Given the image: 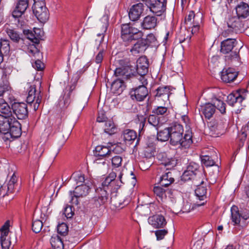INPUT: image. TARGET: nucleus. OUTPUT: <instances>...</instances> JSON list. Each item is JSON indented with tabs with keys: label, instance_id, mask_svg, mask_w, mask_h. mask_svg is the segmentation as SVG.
<instances>
[{
	"label": "nucleus",
	"instance_id": "8fccbe9b",
	"mask_svg": "<svg viewBox=\"0 0 249 249\" xmlns=\"http://www.w3.org/2000/svg\"><path fill=\"white\" fill-rule=\"evenodd\" d=\"M7 33L11 40L15 42H18L20 39L19 34L15 31L11 29H8Z\"/></svg>",
	"mask_w": 249,
	"mask_h": 249
},
{
	"label": "nucleus",
	"instance_id": "5701e85b",
	"mask_svg": "<svg viewBox=\"0 0 249 249\" xmlns=\"http://www.w3.org/2000/svg\"><path fill=\"white\" fill-rule=\"evenodd\" d=\"M156 97L161 98L164 101H168L170 91L169 88L167 86L160 87L156 90Z\"/></svg>",
	"mask_w": 249,
	"mask_h": 249
},
{
	"label": "nucleus",
	"instance_id": "a211bd4d",
	"mask_svg": "<svg viewBox=\"0 0 249 249\" xmlns=\"http://www.w3.org/2000/svg\"><path fill=\"white\" fill-rule=\"evenodd\" d=\"M143 10V4L142 3H139L134 5L130 8L129 12L130 19L132 21L138 20L142 13Z\"/></svg>",
	"mask_w": 249,
	"mask_h": 249
},
{
	"label": "nucleus",
	"instance_id": "f03ea898",
	"mask_svg": "<svg viewBox=\"0 0 249 249\" xmlns=\"http://www.w3.org/2000/svg\"><path fill=\"white\" fill-rule=\"evenodd\" d=\"M170 142L179 147H188L192 142V135L189 131L183 136V128L182 125L175 123L169 127Z\"/></svg>",
	"mask_w": 249,
	"mask_h": 249
},
{
	"label": "nucleus",
	"instance_id": "774afa93",
	"mask_svg": "<svg viewBox=\"0 0 249 249\" xmlns=\"http://www.w3.org/2000/svg\"><path fill=\"white\" fill-rule=\"evenodd\" d=\"M242 221L245 222V221L249 219V211L245 210L240 213Z\"/></svg>",
	"mask_w": 249,
	"mask_h": 249
},
{
	"label": "nucleus",
	"instance_id": "9d476101",
	"mask_svg": "<svg viewBox=\"0 0 249 249\" xmlns=\"http://www.w3.org/2000/svg\"><path fill=\"white\" fill-rule=\"evenodd\" d=\"M11 108L14 115L18 119H24L28 116V109L26 104L23 102H14Z\"/></svg>",
	"mask_w": 249,
	"mask_h": 249
},
{
	"label": "nucleus",
	"instance_id": "e433bc0d",
	"mask_svg": "<svg viewBox=\"0 0 249 249\" xmlns=\"http://www.w3.org/2000/svg\"><path fill=\"white\" fill-rule=\"evenodd\" d=\"M17 182V177L15 174H13L6 185L7 191L9 193H12L13 191Z\"/></svg>",
	"mask_w": 249,
	"mask_h": 249
},
{
	"label": "nucleus",
	"instance_id": "13d9d810",
	"mask_svg": "<svg viewBox=\"0 0 249 249\" xmlns=\"http://www.w3.org/2000/svg\"><path fill=\"white\" fill-rule=\"evenodd\" d=\"M249 134V122L248 123L247 125L244 127L242 130L241 134H240L239 137L242 139L245 140L248 134Z\"/></svg>",
	"mask_w": 249,
	"mask_h": 249
},
{
	"label": "nucleus",
	"instance_id": "6e6d98bb",
	"mask_svg": "<svg viewBox=\"0 0 249 249\" xmlns=\"http://www.w3.org/2000/svg\"><path fill=\"white\" fill-rule=\"evenodd\" d=\"M196 175L191 172V171L187 168V170L184 172L182 176V179L187 181L191 179Z\"/></svg>",
	"mask_w": 249,
	"mask_h": 249
},
{
	"label": "nucleus",
	"instance_id": "412c9836",
	"mask_svg": "<svg viewBox=\"0 0 249 249\" xmlns=\"http://www.w3.org/2000/svg\"><path fill=\"white\" fill-rule=\"evenodd\" d=\"M28 6V4L27 0H19L13 12V16L16 18L21 17L26 10Z\"/></svg>",
	"mask_w": 249,
	"mask_h": 249
},
{
	"label": "nucleus",
	"instance_id": "052dcab7",
	"mask_svg": "<svg viewBox=\"0 0 249 249\" xmlns=\"http://www.w3.org/2000/svg\"><path fill=\"white\" fill-rule=\"evenodd\" d=\"M236 94H230L227 96V102L230 105L233 106L237 103V97Z\"/></svg>",
	"mask_w": 249,
	"mask_h": 249
},
{
	"label": "nucleus",
	"instance_id": "f8f14e48",
	"mask_svg": "<svg viewBox=\"0 0 249 249\" xmlns=\"http://www.w3.org/2000/svg\"><path fill=\"white\" fill-rule=\"evenodd\" d=\"M141 78L144 80V81L142 82L143 85L134 89L130 93L132 99L134 97L136 100L138 101L143 100L148 95V90L145 86V85H146L147 82L146 80L144 79V78L143 77H141Z\"/></svg>",
	"mask_w": 249,
	"mask_h": 249
},
{
	"label": "nucleus",
	"instance_id": "72a5a7b5",
	"mask_svg": "<svg viewBox=\"0 0 249 249\" xmlns=\"http://www.w3.org/2000/svg\"><path fill=\"white\" fill-rule=\"evenodd\" d=\"M38 31L40 32V30L38 29H35L34 31L35 34H34L32 31L29 30H24L23 33L28 39L34 43H37L38 41V38H39V36L36 35Z\"/></svg>",
	"mask_w": 249,
	"mask_h": 249
},
{
	"label": "nucleus",
	"instance_id": "473e14b6",
	"mask_svg": "<svg viewBox=\"0 0 249 249\" xmlns=\"http://www.w3.org/2000/svg\"><path fill=\"white\" fill-rule=\"evenodd\" d=\"M170 138L169 127L159 131L157 133V139L160 142H165Z\"/></svg>",
	"mask_w": 249,
	"mask_h": 249
},
{
	"label": "nucleus",
	"instance_id": "e2e57ef3",
	"mask_svg": "<svg viewBox=\"0 0 249 249\" xmlns=\"http://www.w3.org/2000/svg\"><path fill=\"white\" fill-rule=\"evenodd\" d=\"M73 178L77 184L83 183L85 181L84 176L81 173L74 174Z\"/></svg>",
	"mask_w": 249,
	"mask_h": 249
},
{
	"label": "nucleus",
	"instance_id": "9b49d317",
	"mask_svg": "<svg viewBox=\"0 0 249 249\" xmlns=\"http://www.w3.org/2000/svg\"><path fill=\"white\" fill-rule=\"evenodd\" d=\"M166 0H149L150 11L157 16H161L166 10Z\"/></svg>",
	"mask_w": 249,
	"mask_h": 249
},
{
	"label": "nucleus",
	"instance_id": "603ef678",
	"mask_svg": "<svg viewBox=\"0 0 249 249\" xmlns=\"http://www.w3.org/2000/svg\"><path fill=\"white\" fill-rule=\"evenodd\" d=\"M122 158L120 156H115L111 159L112 165L114 168L119 167L121 165Z\"/></svg>",
	"mask_w": 249,
	"mask_h": 249
},
{
	"label": "nucleus",
	"instance_id": "2eb2a0df",
	"mask_svg": "<svg viewBox=\"0 0 249 249\" xmlns=\"http://www.w3.org/2000/svg\"><path fill=\"white\" fill-rule=\"evenodd\" d=\"M148 61L146 57H140L137 61L136 70L138 73L141 76L146 74L148 72Z\"/></svg>",
	"mask_w": 249,
	"mask_h": 249
},
{
	"label": "nucleus",
	"instance_id": "a19ab883",
	"mask_svg": "<svg viewBox=\"0 0 249 249\" xmlns=\"http://www.w3.org/2000/svg\"><path fill=\"white\" fill-rule=\"evenodd\" d=\"M2 133L0 135V142H6L7 140H9V138L13 136V137H18L19 135H16V132L13 133H11L10 131H1Z\"/></svg>",
	"mask_w": 249,
	"mask_h": 249
},
{
	"label": "nucleus",
	"instance_id": "58836bf2",
	"mask_svg": "<svg viewBox=\"0 0 249 249\" xmlns=\"http://www.w3.org/2000/svg\"><path fill=\"white\" fill-rule=\"evenodd\" d=\"M177 160L174 158H170L168 162H161V166L159 168V169L164 170L165 168L166 170L171 169L175 167L177 164Z\"/></svg>",
	"mask_w": 249,
	"mask_h": 249
},
{
	"label": "nucleus",
	"instance_id": "dca6fc26",
	"mask_svg": "<svg viewBox=\"0 0 249 249\" xmlns=\"http://www.w3.org/2000/svg\"><path fill=\"white\" fill-rule=\"evenodd\" d=\"M237 75L238 72L234 69L229 68L222 71L221 78L223 82L230 83L234 80Z\"/></svg>",
	"mask_w": 249,
	"mask_h": 249
},
{
	"label": "nucleus",
	"instance_id": "680f3d73",
	"mask_svg": "<svg viewBox=\"0 0 249 249\" xmlns=\"http://www.w3.org/2000/svg\"><path fill=\"white\" fill-rule=\"evenodd\" d=\"M167 108L166 107H158L157 108L153 110V112L157 116L159 115H162L165 114L167 112Z\"/></svg>",
	"mask_w": 249,
	"mask_h": 249
},
{
	"label": "nucleus",
	"instance_id": "a18cd8bd",
	"mask_svg": "<svg viewBox=\"0 0 249 249\" xmlns=\"http://www.w3.org/2000/svg\"><path fill=\"white\" fill-rule=\"evenodd\" d=\"M72 90V89H71V91L68 93L67 95H65L62 100H60L59 102V105L60 107L65 108L68 106L70 103V95Z\"/></svg>",
	"mask_w": 249,
	"mask_h": 249
},
{
	"label": "nucleus",
	"instance_id": "7c9ffc66",
	"mask_svg": "<svg viewBox=\"0 0 249 249\" xmlns=\"http://www.w3.org/2000/svg\"><path fill=\"white\" fill-rule=\"evenodd\" d=\"M2 33H0V51L5 55L8 54L10 46L8 40L2 38Z\"/></svg>",
	"mask_w": 249,
	"mask_h": 249
},
{
	"label": "nucleus",
	"instance_id": "bb28decb",
	"mask_svg": "<svg viewBox=\"0 0 249 249\" xmlns=\"http://www.w3.org/2000/svg\"><path fill=\"white\" fill-rule=\"evenodd\" d=\"M146 49V44L142 42L138 41L134 45L130 52L132 54L136 55L139 53H143Z\"/></svg>",
	"mask_w": 249,
	"mask_h": 249
},
{
	"label": "nucleus",
	"instance_id": "a878e982",
	"mask_svg": "<svg viewBox=\"0 0 249 249\" xmlns=\"http://www.w3.org/2000/svg\"><path fill=\"white\" fill-rule=\"evenodd\" d=\"M148 122L149 124L155 127L156 129H158L162 124V122L161 121V117L156 114L149 115L148 118Z\"/></svg>",
	"mask_w": 249,
	"mask_h": 249
},
{
	"label": "nucleus",
	"instance_id": "c03bdc74",
	"mask_svg": "<svg viewBox=\"0 0 249 249\" xmlns=\"http://www.w3.org/2000/svg\"><path fill=\"white\" fill-rule=\"evenodd\" d=\"M11 89L9 83L7 80L2 81L0 83V96H2L4 93Z\"/></svg>",
	"mask_w": 249,
	"mask_h": 249
},
{
	"label": "nucleus",
	"instance_id": "39448f33",
	"mask_svg": "<svg viewBox=\"0 0 249 249\" xmlns=\"http://www.w3.org/2000/svg\"><path fill=\"white\" fill-rule=\"evenodd\" d=\"M203 15L200 12L196 14L194 11H190L185 19V24L186 26L191 28L193 34L198 32L202 23Z\"/></svg>",
	"mask_w": 249,
	"mask_h": 249
},
{
	"label": "nucleus",
	"instance_id": "bf43d9fd",
	"mask_svg": "<svg viewBox=\"0 0 249 249\" xmlns=\"http://www.w3.org/2000/svg\"><path fill=\"white\" fill-rule=\"evenodd\" d=\"M63 214H64L67 218H71L74 214L72 207L71 206L66 207L63 211Z\"/></svg>",
	"mask_w": 249,
	"mask_h": 249
},
{
	"label": "nucleus",
	"instance_id": "09e8293b",
	"mask_svg": "<svg viewBox=\"0 0 249 249\" xmlns=\"http://www.w3.org/2000/svg\"><path fill=\"white\" fill-rule=\"evenodd\" d=\"M40 58H38V57H36L34 59H32V66L37 71H41L44 68V64L40 60Z\"/></svg>",
	"mask_w": 249,
	"mask_h": 249
},
{
	"label": "nucleus",
	"instance_id": "0e129e2a",
	"mask_svg": "<svg viewBox=\"0 0 249 249\" xmlns=\"http://www.w3.org/2000/svg\"><path fill=\"white\" fill-rule=\"evenodd\" d=\"M107 29V26L106 25L103 27L102 33L97 34L98 38L96 39L97 42H99L100 44L103 41L104 38V33L106 32Z\"/></svg>",
	"mask_w": 249,
	"mask_h": 249
},
{
	"label": "nucleus",
	"instance_id": "4be33fe9",
	"mask_svg": "<svg viewBox=\"0 0 249 249\" xmlns=\"http://www.w3.org/2000/svg\"><path fill=\"white\" fill-rule=\"evenodd\" d=\"M157 19L155 17L147 16L144 18L142 26L144 29H151L157 25Z\"/></svg>",
	"mask_w": 249,
	"mask_h": 249
},
{
	"label": "nucleus",
	"instance_id": "4c0bfd02",
	"mask_svg": "<svg viewBox=\"0 0 249 249\" xmlns=\"http://www.w3.org/2000/svg\"><path fill=\"white\" fill-rule=\"evenodd\" d=\"M114 75L117 78L122 79L124 80L127 79L128 78V74L126 73L125 69L121 68H116L114 71Z\"/></svg>",
	"mask_w": 249,
	"mask_h": 249
},
{
	"label": "nucleus",
	"instance_id": "49530a36",
	"mask_svg": "<svg viewBox=\"0 0 249 249\" xmlns=\"http://www.w3.org/2000/svg\"><path fill=\"white\" fill-rule=\"evenodd\" d=\"M238 19L235 17H233L229 19L227 22L228 26L230 28V30H236L238 27L239 22L237 21Z\"/></svg>",
	"mask_w": 249,
	"mask_h": 249
},
{
	"label": "nucleus",
	"instance_id": "f3484780",
	"mask_svg": "<svg viewBox=\"0 0 249 249\" xmlns=\"http://www.w3.org/2000/svg\"><path fill=\"white\" fill-rule=\"evenodd\" d=\"M163 170L158 169L159 182L162 186L167 187L174 181L171 172L168 171L160 175Z\"/></svg>",
	"mask_w": 249,
	"mask_h": 249
},
{
	"label": "nucleus",
	"instance_id": "c756f323",
	"mask_svg": "<svg viewBox=\"0 0 249 249\" xmlns=\"http://www.w3.org/2000/svg\"><path fill=\"white\" fill-rule=\"evenodd\" d=\"M153 191L159 202H162L166 197L165 190L160 186L154 187Z\"/></svg>",
	"mask_w": 249,
	"mask_h": 249
},
{
	"label": "nucleus",
	"instance_id": "7ed1b4c3",
	"mask_svg": "<svg viewBox=\"0 0 249 249\" xmlns=\"http://www.w3.org/2000/svg\"><path fill=\"white\" fill-rule=\"evenodd\" d=\"M0 128L2 131L16 132V135L20 134V124L12 116L0 115Z\"/></svg>",
	"mask_w": 249,
	"mask_h": 249
},
{
	"label": "nucleus",
	"instance_id": "423d86ee",
	"mask_svg": "<svg viewBox=\"0 0 249 249\" xmlns=\"http://www.w3.org/2000/svg\"><path fill=\"white\" fill-rule=\"evenodd\" d=\"M236 45V40L233 38H227L221 42V52L224 54L230 53L229 55L225 56L226 61L238 60V55L237 52L232 51Z\"/></svg>",
	"mask_w": 249,
	"mask_h": 249
},
{
	"label": "nucleus",
	"instance_id": "aec40b11",
	"mask_svg": "<svg viewBox=\"0 0 249 249\" xmlns=\"http://www.w3.org/2000/svg\"><path fill=\"white\" fill-rule=\"evenodd\" d=\"M200 113L204 115L206 118L210 119L214 114L215 109V106L210 103H206L200 106L199 108Z\"/></svg>",
	"mask_w": 249,
	"mask_h": 249
},
{
	"label": "nucleus",
	"instance_id": "c9c22d12",
	"mask_svg": "<svg viewBox=\"0 0 249 249\" xmlns=\"http://www.w3.org/2000/svg\"><path fill=\"white\" fill-rule=\"evenodd\" d=\"M124 81L123 79L117 78L111 84L112 89H114L117 91V92H121L123 90L122 87Z\"/></svg>",
	"mask_w": 249,
	"mask_h": 249
},
{
	"label": "nucleus",
	"instance_id": "b1692460",
	"mask_svg": "<svg viewBox=\"0 0 249 249\" xmlns=\"http://www.w3.org/2000/svg\"><path fill=\"white\" fill-rule=\"evenodd\" d=\"M50 243L53 249H64L62 239L58 235L54 234L52 236Z\"/></svg>",
	"mask_w": 249,
	"mask_h": 249
},
{
	"label": "nucleus",
	"instance_id": "6ab92c4d",
	"mask_svg": "<svg viewBox=\"0 0 249 249\" xmlns=\"http://www.w3.org/2000/svg\"><path fill=\"white\" fill-rule=\"evenodd\" d=\"M238 18H245L249 16V5L247 3L241 2L235 8Z\"/></svg>",
	"mask_w": 249,
	"mask_h": 249
},
{
	"label": "nucleus",
	"instance_id": "4d7b16f0",
	"mask_svg": "<svg viewBox=\"0 0 249 249\" xmlns=\"http://www.w3.org/2000/svg\"><path fill=\"white\" fill-rule=\"evenodd\" d=\"M145 41L146 44L155 45L156 44L157 38L153 34H150L147 36Z\"/></svg>",
	"mask_w": 249,
	"mask_h": 249
},
{
	"label": "nucleus",
	"instance_id": "2f4dec72",
	"mask_svg": "<svg viewBox=\"0 0 249 249\" xmlns=\"http://www.w3.org/2000/svg\"><path fill=\"white\" fill-rule=\"evenodd\" d=\"M136 137V133L133 130L126 129L124 131L123 138L126 142L134 141Z\"/></svg>",
	"mask_w": 249,
	"mask_h": 249
},
{
	"label": "nucleus",
	"instance_id": "0eeeda50",
	"mask_svg": "<svg viewBox=\"0 0 249 249\" xmlns=\"http://www.w3.org/2000/svg\"><path fill=\"white\" fill-rule=\"evenodd\" d=\"M35 16L41 22H45L49 19V12L43 1H35L33 6Z\"/></svg>",
	"mask_w": 249,
	"mask_h": 249
},
{
	"label": "nucleus",
	"instance_id": "69168bd1",
	"mask_svg": "<svg viewBox=\"0 0 249 249\" xmlns=\"http://www.w3.org/2000/svg\"><path fill=\"white\" fill-rule=\"evenodd\" d=\"M104 49L100 50L99 52L95 57V62L97 64H100L102 62L104 57Z\"/></svg>",
	"mask_w": 249,
	"mask_h": 249
},
{
	"label": "nucleus",
	"instance_id": "f704fd0d",
	"mask_svg": "<svg viewBox=\"0 0 249 249\" xmlns=\"http://www.w3.org/2000/svg\"><path fill=\"white\" fill-rule=\"evenodd\" d=\"M0 111L4 115H12L10 107L3 99H0Z\"/></svg>",
	"mask_w": 249,
	"mask_h": 249
},
{
	"label": "nucleus",
	"instance_id": "20e7f679",
	"mask_svg": "<svg viewBox=\"0 0 249 249\" xmlns=\"http://www.w3.org/2000/svg\"><path fill=\"white\" fill-rule=\"evenodd\" d=\"M143 36V33L130 24H123L121 27V38L126 43H129L134 40H138Z\"/></svg>",
	"mask_w": 249,
	"mask_h": 249
},
{
	"label": "nucleus",
	"instance_id": "3c124183",
	"mask_svg": "<svg viewBox=\"0 0 249 249\" xmlns=\"http://www.w3.org/2000/svg\"><path fill=\"white\" fill-rule=\"evenodd\" d=\"M58 233L62 235H65L68 231V227L65 223L59 224L57 226Z\"/></svg>",
	"mask_w": 249,
	"mask_h": 249
},
{
	"label": "nucleus",
	"instance_id": "de8ad7c7",
	"mask_svg": "<svg viewBox=\"0 0 249 249\" xmlns=\"http://www.w3.org/2000/svg\"><path fill=\"white\" fill-rule=\"evenodd\" d=\"M43 227V223L40 220H33L32 223V230L34 232L38 233L41 230Z\"/></svg>",
	"mask_w": 249,
	"mask_h": 249
},
{
	"label": "nucleus",
	"instance_id": "6e6552de",
	"mask_svg": "<svg viewBox=\"0 0 249 249\" xmlns=\"http://www.w3.org/2000/svg\"><path fill=\"white\" fill-rule=\"evenodd\" d=\"M90 189V186L87 184L78 185L73 192H69L70 202L72 204L78 205L79 203L78 198L87 196Z\"/></svg>",
	"mask_w": 249,
	"mask_h": 249
},
{
	"label": "nucleus",
	"instance_id": "cd10ccee",
	"mask_svg": "<svg viewBox=\"0 0 249 249\" xmlns=\"http://www.w3.org/2000/svg\"><path fill=\"white\" fill-rule=\"evenodd\" d=\"M117 128L111 121H107L104 125V132L109 135H112L117 132Z\"/></svg>",
	"mask_w": 249,
	"mask_h": 249
},
{
	"label": "nucleus",
	"instance_id": "338daca9",
	"mask_svg": "<svg viewBox=\"0 0 249 249\" xmlns=\"http://www.w3.org/2000/svg\"><path fill=\"white\" fill-rule=\"evenodd\" d=\"M0 243L3 249H8L10 245V242L6 238L0 239Z\"/></svg>",
	"mask_w": 249,
	"mask_h": 249
},
{
	"label": "nucleus",
	"instance_id": "864d4df0",
	"mask_svg": "<svg viewBox=\"0 0 249 249\" xmlns=\"http://www.w3.org/2000/svg\"><path fill=\"white\" fill-rule=\"evenodd\" d=\"M168 233V231L165 229L158 230L155 231L157 240H160L164 238V236Z\"/></svg>",
	"mask_w": 249,
	"mask_h": 249
},
{
	"label": "nucleus",
	"instance_id": "4468645a",
	"mask_svg": "<svg viewBox=\"0 0 249 249\" xmlns=\"http://www.w3.org/2000/svg\"><path fill=\"white\" fill-rule=\"evenodd\" d=\"M231 219L233 225H237L239 227L246 226V223L242 221L238 208L236 206H232L231 209Z\"/></svg>",
	"mask_w": 249,
	"mask_h": 249
},
{
	"label": "nucleus",
	"instance_id": "ddd939ff",
	"mask_svg": "<svg viewBox=\"0 0 249 249\" xmlns=\"http://www.w3.org/2000/svg\"><path fill=\"white\" fill-rule=\"evenodd\" d=\"M148 222L153 228L156 229L162 228L167 223L164 217L160 214L150 216L148 219Z\"/></svg>",
	"mask_w": 249,
	"mask_h": 249
},
{
	"label": "nucleus",
	"instance_id": "37998d69",
	"mask_svg": "<svg viewBox=\"0 0 249 249\" xmlns=\"http://www.w3.org/2000/svg\"><path fill=\"white\" fill-rule=\"evenodd\" d=\"M213 106H215V108H217L221 113H224L226 112V104L220 100L215 99L214 101Z\"/></svg>",
	"mask_w": 249,
	"mask_h": 249
},
{
	"label": "nucleus",
	"instance_id": "1a4fd4ad",
	"mask_svg": "<svg viewBox=\"0 0 249 249\" xmlns=\"http://www.w3.org/2000/svg\"><path fill=\"white\" fill-rule=\"evenodd\" d=\"M41 101L40 91L37 92L35 85H31L28 91L27 97V102L29 104L34 103L33 107L35 110H36L39 106Z\"/></svg>",
	"mask_w": 249,
	"mask_h": 249
},
{
	"label": "nucleus",
	"instance_id": "393cba45",
	"mask_svg": "<svg viewBox=\"0 0 249 249\" xmlns=\"http://www.w3.org/2000/svg\"><path fill=\"white\" fill-rule=\"evenodd\" d=\"M207 187L202 182L197 186L195 190V194L199 200H204L206 198Z\"/></svg>",
	"mask_w": 249,
	"mask_h": 249
},
{
	"label": "nucleus",
	"instance_id": "f257e3e1",
	"mask_svg": "<svg viewBox=\"0 0 249 249\" xmlns=\"http://www.w3.org/2000/svg\"><path fill=\"white\" fill-rule=\"evenodd\" d=\"M122 173L119 176V180L115 179L116 175L114 172L109 174L108 176L102 182L101 185L95 190L96 196L94 197L96 206L105 204L108 198V192L117 191L123 183Z\"/></svg>",
	"mask_w": 249,
	"mask_h": 249
},
{
	"label": "nucleus",
	"instance_id": "c85d7f7f",
	"mask_svg": "<svg viewBox=\"0 0 249 249\" xmlns=\"http://www.w3.org/2000/svg\"><path fill=\"white\" fill-rule=\"evenodd\" d=\"M110 153L111 151L108 147L103 145H98L95 147L94 154L97 157H105Z\"/></svg>",
	"mask_w": 249,
	"mask_h": 249
},
{
	"label": "nucleus",
	"instance_id": "5fc2aeb1",
	"mask_svg": "<svg viewBox=\"0 0 249 249\" xmlns=\"http://www.w3.org/2000/svg\"><path fill=\"white\" fill-rule=\"evenodd\" d=\"M199 166L197 163L192 162L190 163L187 168L189 169L191 172L194 173L196 175L199 172Z\"/></svg>",
	"mask_w": 249,
	"mask_h": 249
},
{
	"label": "nucleus",
	"instance_id": "79ce46f5",
	"mask_svg": "<svg viewBox=\"0 0 249 249\" xmlns=\"http://www.w3.org/2000/svg\"><path fill=\"white\" fill-rule=\"evenodd\" d=\"M200 158L202 164L205 166H212L214 164V160L209 156H202Z\"/></svg>",
	"mask_w": 249,
	"mask_h": 249
},
{
	"label": "nucleus",
	"instance_id": "ea45409f",
	"mask_svg": "<svg viewBox=\"0 0 249 249\" xmlns=\"http://www.w3.org/2000/svg\"><path fill=\"white\" fill-rule=\"evenodd\" d=\"M28 53L31 56H34L35 59L36 57L40 58L42 56L39 50L34 45L30 46L28 48Z\"/></svg>",
	"mask_w": 249,
	"mask_h": 249
}]
</instances>
